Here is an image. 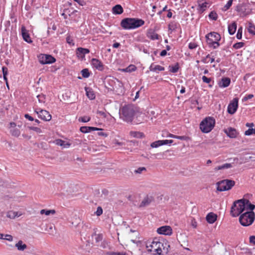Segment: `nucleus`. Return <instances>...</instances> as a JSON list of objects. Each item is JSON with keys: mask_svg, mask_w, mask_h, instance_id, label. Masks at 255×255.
Wrapping results in <instances>:
<instances>
[{"mask_svg": "<svg viewBox=\"0 0 255 255\" xmlns=\"http://www.w3.org/2000/svg\"><path fill=\"white\" fill-rule=\"evenodd\" d=\"M29 128L30 129L35 131L36 132H37L38 133L41 132V129L38 127H30Z\"/></svg>", "mask_w": 255, "mask_h": 255, "instance_id": "58", "label": "nucleus"}, {"mask_svg": "<svg viewBox=\"0 0 255 255\" xmlns=\"http://www.w3.org/2000/svg\"><path fill=\"white\" fill-rule=\"evenodd\" d=\"M202 80H203V82L209 84L211 81V78H208V77H207L205 76H203L202 77Z\"/></svg>", "mask_w": 255, "mask_h": 255, "instance_id": "53", "label": "nucleus"}, {"mask_svg": "<svg viewBox=\"0 0 255 255\" xmlns=\"http://www.w3.org/2000/svg\"><path fill=\"white\" fill-rule=\"evenodd\" d=\"M231 83L230 79L229 78H223L221 81L218 83L220 88H226L229 86Z\"/></svg>", "mask_w": 255, "mask_h": 255, "instance_id": "20", "label": "nucleus"}, {"mask_svg": "<svg viewBox=\"0 0 255 255\" xmlns=\"http://www.w3.org/2000/svg\"><path fill=\"white\" fill-rule=\"evenodd\" d=\"M242 30L243 28L242 27H240L238 30V32L237 34V38L239 39H241L242 37Z\"/></svg>", "mask_w": 255, "mask_h": 255, "instance_id": "49", "label": "nucleus"}, {"mask_svg": "<svg viewBox=\"0 0 255 255\" xmlns=\"http://www.w3.org/2000/svg\"><path fill=\"white\" fill-rule=\"evenodd\" d=\"M149 69L151 71L156 72L157 71H164V68L160 65H155L153 63L151 64L149 67Z\"/></svg>", "mask_w": 255, "mask_h": 255, "instance_id": "27", "label": "nucleus"}, {"mask_svg": "<svg viewBox=\"0 0 255 255\" xmlns=\"http://www.w3.org/2000/svg\"><path fill=\"white\" fill-rule=\"evenodd\" d=\"M2 71L3 79L5 81V82H7V75L8 74V69L7 67H6L5 66H3L2 67Z\"/></svg>", "mask_w": 255, "mask_h": 255, "instance_id": "40", "label": "nucleus"}, {"mask_svg": "<svg viewBox=\"0 0 255 255\" xmlns=\"http://www.w3.org/2000/svg\"><path fill=\"white\" fill-rule=\"evenodd\" d=\"M254 97V95L253 94H249L248 95H246L245 97H244V100H248L249 99H252V98Z\"/></svg>", "mask_w": 255, "mask_h": 255, "instance_id": "63", "label": "nucleus"}, {"mask_svg": "<svg viewBox=\"0 0 255 255\" xmlns=\"http://www.w3.org/2000/svg\"><path fill=\"white\" fill-rule=\"evenodd\" d=\"M235 184V182L232 180L226 179L217 183V190L219 191H227L231 189Z\"/></svg>", "mask_w": 255, "mask_h": 255, "instance_id": "9", "label": "nucleus"}, {"mask_svg": "<svg viewBox=\"0 0 255 255\" xmlns=\"http://www.w3.org/2000/svg\"><path fill=\"white\" fill-rule=\"evenodd\" d=\"M224 132L230 138H236L238 134V132L235 128L231 127L225 129Z\"/></svg>", "mask_w": 255, "mask_h": 255, "instance_id": "16", "label": "nucleus"}, {"mask_svg": "<svg viewBox=\"0 0 255 255\" xmlns=\"http://www.w3.org/2000/svg\"><path fill=\"white\" fill-rule=\"evenodd\" d=\"M213 53L208 54L206 57L202 58L201 61L204 63H213L215 61V56Z\"/></svg>", "mask_w": 255, "mask_h": 255, "instance_id": "22", "label": "nucleus"}, {"mask_svg": "<svg viewBox=\"0 0 255 255\" xmlns=\"http://www.w3.org/2000/svg\"><path fill=\"white\" fill-rule=\"evenodd\" d=\"M246 126L250 128H252L254 127V124L253 123H247L246 124Z\"/></svg>", "mask_w": 255, "mask_h": 255, "instance_id": "64", "label": "nucleus"}, {"mask_svg": "<svg viewBox=\"0 0 255 255\" xmlns=\"http://www.w3.org/2000/svg\"><path fill=\"white\" fill-rule=\"evenodd\" d=\"M188 47H189V48L190 49H194L197 47V44H196L194 42H190L189 44Z\"/></svg>", "mask_w": 255, "mask_h": 255, "instance_id": "57", "label": "nucleus"}, {"mask_svg": "<svg viewBox=\"0 0 255 255\" xmlns=\"http://www.w3.org/2000/svg\"><path fill=\"white\" fill-rule=\"evenodd\" d=\"M91 64L94 68L99 71H102L104 69V66L103 64L98 59L93 58L91 60Z\"/></svg>", "mask_w": 255, "mask_h": 255, "instance_id": "15", "label": "nucleus"}, {"mask_svg": "<svg viewBox=\"0 0 255 255\" xmlns=\"http://www.w3.org/2000/svg\"><path fill=\"white\" fill-rule=\"evenodd\" d=\"M82 75L84 78H88L90 76V73L88 69H84L81 71Z\"/></svg>", "mask_w": 255, "mask_h": 255, "instance_id": "45", "label": "nucleus"}, {"mask_svg": "<svg viewBox=\"0 0 255 255\" xmlns=\"http://www.w3.org/2000/svg\"><path fill=\"white\" fill-rule=\"evenodd\" d=\"M95 214L97 216H100L103 214V209L101 207L99 206L97 209V211L95 212Z\"/></svg>", "mask_w": 255, "mask_h": 255, "instance_id": "51", "label": "nucleus"}, {"mask_svg": "<svg viewBox=\"0 0 255 255\" xmlns=\"http://www.w3.org/2000/svg\"><path fill=\"white\" fill-rule=\"evenodd\" d=\"M232 167L231 163H225L222 165L218 166L215 168L214 170L215 171H218L219 170H222L224 169H227L230 168Z\"/></svg>", "mask_w": 255, "mask_h": 255, "instance_id": "34", "label": "nucleus"}, {"mask_svg": "<svg viewBox=\"0 0 255 255\" xmlns=\"http://www.w3.org/2000/svg\"><path fill=\"white\" fill-rule=\"evenodd\" d=\"M85 90L86 92V95L90 100H94L95 98V94L93 90L89 87H85Z\"/></svg>", "mask_w": 255, "mask_h": 255, "instance_id": "26", "label": "nucleus"}, {"mask_svg": "<svg viewBox=\"0 0 255 255\" xmlns=\"http://www.w3.org/2000/svg\"><path fill=\"white\" fill-rule=\"evenodd\" d=\"M151 201L148 197L144 198L141 203L140 206H145L148 205L151 202Z\"/></svg>", "mask_w": 255, "mask_h": 255, "instance_id": "42", "label": "nucleus"}, {"mask_svg": "<svg viewBox=\"0 0 255 255\" xmlns=\"http://www.w3.org/2000/svg\"><path fill=\"white\" fill-rule=\"evenodd\" d=\"M10 133L12 136L18 137L20 134V131L17 128H14L13 129H10Z\"/></svg>", "mask_w": 255, "mask_h": 255, "instance_id": "38", "label": "nucleus"}, {"mask_svg": "<svg viewBox=\"0 0 255 255\" xmlns=\"http://www.w3.org/2000/svg\"><path fill=\"white\" fill-rule=\"evenodd\" d=\"M255 4V2L251 3L248 1L243 2L237 6L236 10L239 12L240 15L246 16L251 13L252 9V5Z\"/></svg>", "mask_w": 255, "mask_h": 255, "instance_id": "8", "label": "nucleus"}, {"mask_svg": "<svg viewBox=\"0 0 255 255\" xmlns=\"http://www.w3.org/2000/svg\"><path fill=\"white\" fill-rule=\"evenodd\" d=\"M136 69V67L135 65H130L126 68L122 69V71L126 72H131L135 71Z\"/></svg>", "mask_w": 255, "mask_h": 255, "instance_id": "37", "label": "nucleus"}, {"mask_svg": "<svg viewBox=\"0 0 255 255\" xmlns=\"http://www.w3.org/2000/svg\"><path fill=\"white\" fill-rule=\"evenodd\" d=\"M247 199H240L234 202L231 210V214L233 217H237L245 211V203H248Z\"/></svg>", "mask_w": 255, "mask_h": 255, "instance_id": "4", "label": "nucleus"}, {"mask_svg": "<svg viewBox=\"0 0 255 255\" xmlns=\"http://www.w3.org/2000/svg\"><path fill=\"white\" fill-rule=\"evenodd\" d=\"M166 246L167 243L164 240L158 238L148 240L146 243L147 251L154 255H161L163 252H167Z\"/></svg>", "mask_w": 255, "mask_h": 255, "instance_id": "1", "label": "nucleus"}, {"mask_svg": "<svg viewBox=\"0 0 255 255\" xmlns=\"http://www.w3.org/2000/svg\"><path fill=\"white\" fill-rule=\"evenodd\" d=\"M237 29V23L235 22H232L228 26V31L231 35L234 34Z\"/></svg>", "mask_w": 255, "mask_h": 255, "instance_id": "28", "label": "nucleus"}, {"mask_svg": "<svg viewBox=\"0 0 255 255\" xmlns=\"http://www.w3.org/2000/svg\"><path fill=\"white\" fill-rule=\"evenodd\" d=\"M143 171H146V168L144 167H141L138 168L136 170H135L134 172L136 173L140 174Z\"/></svg>", "mask_w": 255, "mask_h": 255, "instance_id": "52", "label": "nucleus"}, {"mask_svg": "<svg viewBox=\"0 0 255 255\" xmlns=\"http://www.w3.org/2000/svg\"><path fill=\"white\" fill-rule=\"evenodd\" d=\"M217 216L213 213H209L206 216V220L210 224L214 223L217 220Z\"/></svg>", "mask_w": 255, "mask_h": 255, "instance_id": "23", "label": "nucleus"}, {"mask_svg": "<svg viewBox=\"0 0 255 255\" xmlns=\"http://www.w3.org/2000/svg\"><path fill=\"white\" fill-rule=\"evenodd\" d=\"M134 115V111L131 105H125L120 109V118L126 122H131Z\"/></svg>", "mask_w": 255, "mask_h": 255, "instance_id": "3", "label": "nucleus"}, {"mask_svg": "<svg viewBox=\"0 0 255 255\" xmlns=\"http://www.w3.org/2000/svg\"><path fill=\"white\" fill-rule=\"evenodd\" d=\"M163 145V142L161 140H157L154 142H153L151 143V147L152 148L158 147L161 145Z\"/></svg>", "mask_w": 255, "mask_h": 255, "instance_id": "39", "label": "nucleus"}, {"mask_svg": "<svg viewBox=\"0 0 255 255\" xmlns=\"http://www.w3.org/2000/svg\"><path fill=\"white\" fill-rule=\"evenodd\" d=\"M37 98H38L39 103H42L45 102V97L44 95H38L37 96Z\"/></svg>", "mask_w": 255, "mask_h": 255, "instance_id": "48", "label": "nucleus"}, {"mask_svg": "<svg viewBox=\"0 0 255 255\" xmlns=\"http://www.w3.org/2000/svg\"><path fill=\"white\" fill-rule=\"evenodd\" d=\"M108 255H126V253L120 252H110L108 254Z\"/></svg>", "mask_w": 255, "mask_h": 255, "instance_id": "56", "label": "nucleus"}, {"mask_svg": "<svg viewBox=\"0 0 255 255\" xmlns=\"http://www.w3.org/2000/svg\"><path fill=\"white\" fill-rule=\"evenodd\" d=\"M252 134H255V128H249L248 130L245 131V135H251Z\"/></svg>", "mask_w": 255, "mask_h": 255, "instance_id": "44", "label": "nucleus"}, {"mask_svg": "<svg viewBox=\"0 0 255 255\" xmlns=\"http://www.w3.org/2000/svg\"><path fill=\"white\" fill-rule=\"evenodd\" d=\"M206 38L208 44L210 47L216 49L219 46V41L221 39V36L218 33L211 32L206 35Z\"/></svg>", "mask_w": 255, "mask_h": 255, "instance_id": "7", "label": "nucleus"}, {"mask_svg": "<svg viewBox=\"0 0 255 255\" xmlns=\"http://www.w3.org/2000/svg\"><path fill=\"white\" fill-rule=\"evenodd\" d=\"M209 6V3L206 1L201 4L199 3L197 8L198 12L200 13H203Z\"/></svg>", "mask_w": 255, "mask_h": 255, "instance_id": "24", "label": "nucleus"}, {"mask_svg": "<svg viewBox=\"0 0 255 255\" xmlns=\"http://www.w3.org/2000/svg\"><path fill=\"white\" fill-rule=\"evenodd\" d=\"M248 31L250 33L255 35V26L253 24L251 23H249Z\"/></svg>", "mask_w": 255, "mask_h": 255, "instance_id": "41", "label": "nucleus"}, {"mask_svg": "<svg viewBox=\"0 0 255 255\" xmlns=\"http://www.w3.org/2000/svg\"><path fill=\"white\" fill-rule=\"evenodd\" d=\"M239 99L235 98L232 100L228 106L227 111L231 115L236 113L238 108Z\"/></svg>", "mask_w": 255, "mask_h": 255, "instance_id": "12", "label": "nucleus"}, {"mask_svg": "<svg viewBox=\"0 0 255 255\" xmlns=\"http://www.w3.org/2000/svg\"><path fill=\"white\" fill-rule=\"evenodd\" d=\"M191 225L193 228L195 229L197 228V223L195 219H192L191 221Z\"/></svg>", "mask_w": 255, "mask_h": 255, "instance_id": "55", "label": "nucleus"}, {"mask_svg": "<svg viewBox=\"0 0 255 255\" xmlns=\"http://www.w3.org/2000/svg\"><path fill=\"white\" fill-rule=\"evenodd\" d=\"M233 1H228L227 3L224 6L223 10L226 11L228 10L232 4Z\"/></svg>", "mask_w": 255, "mask_h": 255, "instance_id": "50", "label": "nucleus"}, {"mask_svg": "<svg viewBox=\"0 0 255 255\" xmlns=\"http://www.w3.org/2000/svg\"><path fill=\"white\" fill-rule=\"evenodd\" d=\"M56 213L55 210H47V209H42L40 211V213L41 215L45 214L46 216H49L50 215H54Z\"/></svg>", "mask_w": 255, "mask_h": 255, "instance_id": "32", "label": "nucleus"}, {"mask_svg": "<svg viewBox=\"0 0 255 255\" xmlns=\"http://www.w3.org/2000/svg\"><path fill=\"white\" fill-rule=\"evenodd\" d=\"M175 138L180 139V140H187L189 139V137L187 136H179L176 135L175 137Z\"/></svg>", "mask_w": 255, "mask_h": 255, "instance_id": "54", "label": "nucleus"}, {"mask_svg": "<svg viewBox=\"0 0 255 255\" xmlns=\"http://www.w3.org/2000/svg\"><path fill=\"white\" fill-rule=\"evenodd\" d=\"M39 62L42 64H49L54 63L56 59L50 55L41 54L38 56Z\"/></svg>", "mask_w": 255, "mask_h": 255, "instance_id": "11", "label": "nucleus"}, {"mask_svg": "<svg viewBox=\"0 0 255 255\" xmlns=\"http://www.w3.org/2000/svg\"><path fill=\"white\" fill-rule=\"evenodd\" d=\"M5 238L3 239L4 240H7L8 241H12V240H13V237L11 235H5Z\"/></svg>", "mask_w": 255, "mask_h": 255, "instance_id": "59", "label": "nucleus"}, {"mask_svg": "<svg viewBox=\"0 0 255 255\" xmlns=\"http://www.w3.org/2000/svg\"><path fill=\"white\" fill-rule=\"evenodd\" d=\"M146 36L148 38L152 40H158L160 38V36L156 33L154 30L151 29L148 30Z\"/></svg>", "mask_w": 255, "mask_h": 255, "instance_id": "17", "label": "nucleus"}, {"mask_svg": "<svg viewBox=\"0 0 255 255\" xmlns=\"http://www.w3.org/2000/svg\"><path fill=\"white\" fill-rule=\"evenodd\" d=\"M20 215V214H18V212L13 211H10L7 213V217L10 219H13L16 217H19Z\"/></svg>", "mask_w": 255, "mask_h": 255, "instance_id": "35", "label": "nucleus"}, {"mask_svg": "<svg viewBox=\"0 0 255 255\" xmlns=\"http://www.w3.org/2000/svg\"><path fill=\"white\" fill-rule=\"evenodd\" d=\"M90 52V50L87 48L79 47L77 49V55L78 57L83 58L85 54Z\"/></svg>", "mask_w": 255, "mask_h": 255, "instance_id": "18", "label": "nucleus"}, {"mask_svg": "<svg viewBox=\"0 0 255 255\" xmlns=\"http://www.w3.org/2000/svg\"><path fill=\"white\" fill-rule=\"evenodd\" d=\"M209 17L212 20H216L218 18V15L216 12L213 11L209 13Z\"/></svg>", "mask_w": 255, "mask_h": 255, "instance_id": "43", "label": "nucleus"}, {"mask_svg": "<svg viewBox=\"0 0 255 255\" xmlns=\"http://www.w3.org/2000/svg\"><path fill=\"white\" fill-rule=\"evenodd\" d=\"M179 68V64L176 63L174 65L169 66V71L173 73L177 72Z\"/></svg>", "mask_w": 255, "mask_h": 255, "instance_id": "33", "label": "nucleus"}, {"mask_svg": "<svg viewBox=\"0 0 255 255\" xmlns=\"http://www.w3.org/2000/svg\"><path fill=\"white\" fill-rule=\"evenodd\" d=\"M21 32L22 38L25 41L29 43L32 42L28 33V31L26 29L24 25H22L21 26Z\"/></svg>", "mask_w": 255, "mask_h": 255, "instance_id": "14", "label": "nucleus"}, {"mask_svg": "<svg viewBox=\"0 0 255 255\" xmlns=\"http://www.w3.org/2000/svg\"><path fill=\"white\" fill-rule=\"evenodd\" d=\"M255 219V214L253 211H246L241 215L239 218L240 224L245 227L251 225Z\"/></svg>", "mask_w": 255, "mask_h": 255, "instance_id": "5", "label": "nucleus"}, {"mask_svg": "<svg viewBox=\"0 0 255 255\" xmlns=\"http://www.w3.org/2000/svg\"><path fill=\"white\" fill-rule=\"evenodd\" d=\"M102 130L98 128L92 127H86L83 126L80 128V130L83 133H88L91 131Z\"/></svg>", "mask_w": 255, "mask_h": 255, "instance_id": "21", "label": "nucleus"}, {"mask_svg": "<svg viewBox=\"0 0 255 255\" xmlns=\"http://www.w3.org/2000/svg\"><path fill=\"white\" fill-rule=\"evenodd\" d=\"M245 45V43L242 42H237L233 45L235 49H238L243 47Z\"/></svg>", "mask_w": 255, "mask_h": 255, "instance_id": "46", "label": "nucleus"}, {"mask_svg": "<svg viewBox=\"0 0 255 255\" xmlns=\"http://www.w3.org/2000/svg\"><path fill=\"white\" fill-rule=\"evenodd\" d=\"M123 11V8L120 4H117L112 8V12L115 14H121Z\"/></svg>", "mask_w": 255, "mask_h": 255, "instance_id": "25", "label": "nucleus"}, {"mask_svg": "<svg viewBox=\"0 0 255 255\" xmlns=\"http://www.w3.org/2000/svg\"><path fill=\"white\" fill-rule=\"evenodd\" d=\"M215 120L211 117L205 118L200 124V128L204 133L210 132L215 127Z\"/></svg>", "mask_w": 255, "mask_h": 255, "instance_id": "6", "label": "nucleus"}, {"mask_svg": "<svg viewBox=\"0 0 255 255\" xmlns=\"http://www.w3.org/2000/svg\"><path fill=\"white\" fill-rule=\"evenodd\" d=\"M54 143L57 145L61 146H62L64 148H68L69 147L71 143L69 142H66L61 139H57L54 141Z\"/></svg>", "mask_w": 255, "mask_h": 255, "instance_id": "19", "label": "nucleus"}, {"mask_svg": "<svg viewBox=\"0 0 255 255\" xmlns=\"http://www.w3.org/2000/svg\"><path fill=\"white\" fill-rule=\"evenodd\" d=\"M34 112L37 115L38 117L43 121H50L51 120V115L46 110L35 107L34 108Z\"/></svg>", "mask_w": 255, "mask_h": 255, "instance_id": "10", "label": "nucleus"}, {"mask_svg": "<svg viewBox=\"0 0 255 255\" xmlns=\"http://www.w3.org/2000/svg\"><path fill=\"white\" fill-rule=\"evenodd\" d=\"M163 142V145L167 144H171L173 143V140H161Z\"/></svg>", "mask_w": 255, "mask_h": 255, "instance_id": "61", "label": "nucleus"}, {"mask_svg": "<svg viewBox=\"0 0 255 255\" xmlns=\"http://www.w3.org/2000/svg\"><path fill=\"white\" fill-rule=\"evenodd\" d=\"M144 21L141 19L135 18H126L121 22V26L125 29H132L142 26Z\"/></svg>", "mask_w": 255, "mask_h": 255, "instance_id": "2", "label": "nucleus"}, {"mask_svg": "<svg viewBox=\"0 0 255 255\" xmlns=\"http://www.w3.org/2000/svg\"><path fill=\"white\" fill-rule=\"evenodd\" d=\"M24 117L26 119H28L30 121H34V119L31 116H30V115H29L27 114H25Z\"/></svg>", "mask_w": 255, "mask_h": 255, "instance_id": "62", "label": "nucleus"}, {"mask_svg": "<svg viewBox=\"0 0 255 255\" xmlns=\"http://www.w3.org/2000/svg\"><path fill=\"white\" fill-rule=\"evenodd\" d=\"M255 208V205L251 204L249 201L248 203H245V210L247 211H253Z\"/></svg>", "mask_w": 255, "mask_h": 255, "instance_id": "36", "label": "nucleus"}, {"mask_svg": "<svg viewBox=\"0 0 255 255\" xmlns=\"http://www.w3.org/2000/svg\"><path fill=\"white\" fill-rule=\"evenodd\" d=\"M157 232L159 234L170 236L172 234V229L170 226H164L158 228Z\"/></svg>", "mask_w": 255, "mask_h": 255, "instance_id": "13", "label": "nucleus"}, {"mask_svg": "<svg viewBox=\"0 0 255 255\" xmlns=\"http://www.w3.org/2000/svg\"><path fill=\"white\" fill-rule=\"evenodd\" d=\"M15 247L18 251H24L27 248L26 245L23 244L22 241H19L18 243L15 244Z\"/></svg>", "mask_w": 255, "mask_h": 255, "instance_id": "31", "label": "nucleus"}, {"mask_svg": "<svg viewBox=\"0 0 255 255\" xmlns=\"http://www.w3.org/2000/svg\"><path fill=\"white\" fill-rule=\"evenodd\" d=\"M129 135L133 137L136 138H142L144 136L142 132L135 131H130L129 132Z\"/></svg>", "mask_w": 255, "mask_h": 255, "instance_id": "30", "label": "nucleus"}, {"mask_svg": "<svg viewBox=\"0 0 255 255\" xmlns=\"http://www.w3.org/2000/svg\"><path fill=\"white\" fill-rule=\"evenodd\" d=\"M179 25V24L177 22L174 21H171L168 24V30L170 31L171 33L172 31L175 30Z\"/></svg>", "mask_w": 255, "mask_h": 255, "instance_id": "29", "label": "nucleus"}, {"mask_svg": "<svg viewBox=\"0 0 255 255\" xmlns=\"http://www.w3.org/2000/svg\"><path fill=\"white\" fill-rule=\"evenodd\" d=\"M250 243L253 245H255V236H251L250 237Z\"/></svg>", "mask_w": 255, "mask_h": 255, "instance_id": "60", "label": "nucleus"}, {"mask_svg": "<svg viewBox=\"0 0 255 255\" xmlns=\"http://www.w3.org/2000/svg\"><path fill=\"white\" fill-rule=\"evenodd\" d=\"M90 120L91 118L89 116H84L80 117L79 119V121L83 123H86L90 121Z\"/></svg>", "mask_w": 255, "mask_h": 255, "instance_id": "47", "label": "nucleus"}]
</instances>
